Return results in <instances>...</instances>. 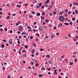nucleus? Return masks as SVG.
Here are the masks:
<instances>
[{"label": "nucleus", "instance_id": "obj_25", "mask_svg": "<svg viewBox=\"0 0 78 78\" xmlns=\"http://www.w3.org/2000/svg\"><path fill=\"white\" fill-rule=\"evenodd\" d=\"M48 7L49 8H53V5H49Z\"/></svg>", "mask_w": 78, "mask_h": 78}, {"label": "nucleus", "instance_id": "obj_32", "mask_svg": "<svg viewBox=\"0 0 78 78\" xmlns=\"http://www.w3.org/2000/svg\"><path fill=\"white\" fill-rule=\"evenodd\" d=\"M25 26H26V27H27L28 26V24H27V23H25Z\"/></svg>", "mask_w": 78, "mask_h": 78}, {"label": "nucleus", "instance_id": "obj_35", "mask_svg": "<svg viewBox=\"0 0 78 78\" xmlns=\"http://www.w3.org/2000/svg\"><path fill=\"white\" fill-rule=\"evenodd\" d=\"M73 20H75V18H73L72 19Z\"/></svg>", "mask_w": 78, "mask_h": 78}, {"label": "nucleus", "instance_id": "obj_21", "mask_svg": "<svg viewBox=\"0 0 78 78\" xmlns=\"http://www.w3.org/2000/svg\"><path fill=\"white\" fill-rule=\"evenodd\" d=\"M25 47L26 48H28V46L27 45H26L25 46Z\"/></svg>", "mask_w": 78, "mask_h": 78}, {"label": "nucleus", "instance_id": "obj_42", "mask_svg": "<svg viewBox=\"0 0 78 78\" xmlns=\"http://www.w3.org/2000/svg\"><path fill=\"white\" fill-rule=\"evenodd\" d=\"M76 8V7H73V9H75Z\"/></svg>", "mask_w": 78, "mask_h": 78}, {"label": "nucleus", "instance_id": "obj_57", "mask_svg": "<svg viewBox=\"0 0 78 78\" xmlns=\"http://www.w3.org/2000/svg\"><path fill=\"white\" fill-rule=\"evenodd\" d=\"M31 56H32V57H34V55L33 54H32L31 55Z\"/></svg>", "mask_w": 78, "mask_h": 78}, {"label": "nucleus", "instance_id": "obj_13", "mask_svg": "<svg viewBox=\"0 0 78 78\" xmlns=\"http://www.w3.org/2000/svg\"><path fill=\"white\" fill-rule=\"evenodd\" d=\"M49 2H50V0H47V1L46 2V3L47 4L48 3H49Z\"/></svg>", "mask_w": 78, "mask_h": 78}, {"label": "nucleus", "instance_id": "obj_11", "mask_svg": "<svg viewBox=\"0 0 78 78\" xmlns=\"http://www.w3.org/2000/svg\"><path fill=\"white\" fill-rule=\"evenodd\" d=\"M33 46H34V47H36V44H35V43H33Z\"/></svg>", "mask_w": 78, "mask_h": 78}, {"label": "nucleus", "instance_id": "obj_45", "mask_svg": "<svg viewBox=\"0 0 78 78\" xmlns=\"http://www.w3.org/2000/svg\"><path fill=\"white\" fill-rule=\"evenodd\" d=\"M56 27H55L53 28L54 30H56Z\"/></svg>", "mask_w": 78, "mask_h": 78}, {"label": "nucleus", "instance_id": "obj_18", "mask_svg": "<svg viewBox=\"0 0 78 78\" xmlns=\"http://www.w3.org/2000/svg\"><path fill=\"white\" fill-rule=\"evenodd\" d=\"M75 12H76V14H78V10H76L75 11Z\"/></svg>", "mask_w": 78, "mask_h": 78}, {"label": "nucleus", "instance_id": "obj_43", "mask_svg": "<svg viewBox=\"0 0 78 78\" xmlns=\"http://www.w3.org/2000/svg\"><path fill=\"white\" fill-rule=\"evenodd\" d=\"M36 36H39V34L37 33L36 34Z\"/></svg>", "mask_w": 78, "mask_h": 78}, {"label": "nucleus", "instance_id": "obj_59", "mask_svg": "<svg viewBox=\"0 0 78 78\" xmlns=\"http://www.w3.org/2000/svg\"><path fill=\"white\" fill-rule=\"evenodd\" d=\"M65 16H66V17H67L68 16L67 14H65Z\"/></svg>", "mask_w": 78, "mask_h": 78}, {"label": "nucleus", "instance_id": "obj_1", "mask_svg": "<svg viewBox=\"0 0 78 78\" xmlns=\"http://www.w3.org/2000/svg\"><path fill=\"white\" fill-rule=\"evenodd\" d=\"M59 20L61 21H62V22H64V21L65 20V18L63 16H60L59 17Z\"/></svg>", "mask_w": 78, "mask_h": 78}, {"label": "nucleus", "instance_id": "obj_5", "mask_svg": "<svg viewBox=\"0 0 78 78\" xmlns=\"http://www.w3.org/2000/svg\"><path fill=\"white\" fill-rule=\"evenodd\" d=\"M51 37L52 39L54 38V35H53V34H51Z\"/></svg>", "mask_w": 78, "mask_h": 78}, {"label": "nucleus", "instance_id": "obj_46", "mask_svg": "<svg viewBox=\"0 0 78 78\" xmlns=\"http://www.w3.org/2000/svg\"><path fill=\"white\" fill-rule=\"evenodd\" d=\"M2 69H3L4 70H5V67H2Z\"/></svg>", "mask_w": 78, "mask_h": 78}, {"label": "nucleus", "instance_id": "obj_51", "mask_svg": "<svg viewBox=\"0 0 78 78\" xmlns=\"http://www.w3.org/2000/svg\"><path fill=\"white\" fill-rule=\"evenodd\" d=\"M26 41H27V42H28V41H29V40H28V38H26Z\"/></svg>", "mask_w": 78, "mask_h": 78}, {"label": "nucleus", "instance_id": "obj_63", "mask_svg": "<svg viewBox=\"0 0 78 78\" xmlns=\"http://www.w3.org/2000/svg\"><path fill=\"white\" fill-rule=\"evenodd\" d=\"M19 53L20 55H21V52L20 51H19Z\"/></svg>", "mask_w": 78, "mask_h": 78}, {"label": "nucleus", "instance_id": "obj_64", "mask_svg": "<svg viewBox=\"0 0 78 78\" xmlns=\"http://www.w3.org/2000/svg\"><path fill=\"white\" fill-rule=\"evenodd\" d=\"M0 30H1V31H3V30L2 29V28H1Z\"/></svg>", "mask_w": 78, "mask_h": 78}, {"label": "nucleus", "instance_id": "obj_37", "mask_svg": "<svg viewBox=\"0 0 78 78\" xmlns=\"http://www.w3.org/2000/svg\"><path fill=\"white\" fill-rule=\"evenodd\" d=\"M10 17H10V16H7V19H9V18H10Z\"/></svg>", "mask_w": 78, "mask_h": 78}, {"label": "nucleus", "instance_id": "obj_24", "mask_svg": "<svg viewBox=\"0 0 78 78\" xmlns=\"http://www.w3.org/2000/svg\"><path fill=\"white\" fill-rule=\"evenodd\" d=\"M74 62H77V59L76 58L74 60Z\"/></svg>", "mask_w": 78, "mask_h": 78}, {"label": "nucleus", "instance_id": "obj_44", "mask_svg": "<svg viewBox=\"0 0 78 78\" xmlns=\"http://www.w3.org/2000/svg\"><path fill=\"white\" fill-rule=\"evenodd\" d=\"M33 36H31L30 37V39H33Z\"/></svg>", "mask_w": 78, "mask_h": 78}, {"label": "nucleus", "instance_id": "obj_29", "mask_svg": "<svg viewBox=\"0 0 78 78\" xmlns=\"http://www.w3.org/2000/svg\"><path fill=\"white\" fill-rule=\"evenodd\" d=\"M3 41L4 42H7V41H6V40H3Z\"/></svg>", "mask_w": 78, "mask_h": 78}, {"label": "nucleus", "instance_id": "obj_56", "mask_svg": "<svg viewBox=\"0 0 78 78\" xmlns=\"http://www.w3.org/2000/svg\"><path fill=\"white\" fill-rule=\"evenodd\" d=\"M47 70H48L49 71L50 70H51V69H50V68H47Z\"/></svg>", "mask_w": 78, "mask_h": 78}, {"label": "nucleus", "instance_id": "obj_12", "mask_svg": "<svg viewBox=\"0 0 78 78\" xmlns=\"http://www.w3.org/2000/svg\"><path fill=\"white\" fill-rule=\"evenodd\" d=\"M41 19H42V20L44 19L45 18H44V17H43V16H41Z\"/></svg>", "mask_w": 78, "mask_h": 78}, {"label": "nucleus", "instance_id": "obj_23", "mask_svg": "<svg viewBox=\"0 0 78 78\" xmlns=\"http://www.w3.org/2000/svg\"><path fill=\"white\" fill-rule=\"evenodd\" d=\"M64 11H65V12H68V9H66V10H64Z\"/></svg>", "mask_w": 78, "mask_h": 78}, {"label": "nucleus", "instance_id": "obj_16", "mask_svg": "<svg viewBox=\"0 0 78 78\" xmlns=\"http://www.w3.org/2000/svg\"><path fill=\"white\" fill-rule=\"evenodd\" d=\"M17 7H18L19 8H20V7H21V5H16Z\"/></svg>", "mask_w": 78, "mask_h": 78}, {"label": "nucleus", "instance_id": "obj_49", "mask_svg": "<svg viewBox=\"0 0 78 78\" xmlns=\"http://www.w3.org/2000/svg\"><path fill=\"white\" fill-rule=\"evenodd\" d=\"M35 41H36V42H37V41H38V39H35Z\"/></svg>", "mask_w": 78, "mask_h": 78}, {"label": "nucleus", "instance_id": "obj_15", "mask_svg": "<svg viewBox=\"0 0 78 78\" xmlns=\"http://www.w3.org/2000/svg\"><path fill=\"white\" fill-rule=\"evenodd\" d=\"M32 53H34V50L33 49L31 51Z\"/></svg>", "mask_w": 78, "mask_h": 78}, {"label": "nucleus", "instance_id": "obj_55", "mask_svg": "<svg viewBox=\"0 0 78 78\" xmlns=\"http://www.w3.org/2000/svg\"><path fill=\"white\" fill-rule=\"evenodd\" d=\"M69 23L70 25H72V24H73V23H72V22H70Z\"/></svg>", "mask_w": 78, "mask_h": 78}, {"label": "nucleus", "instance_id": "obj_9", "mask_svg": "<svg viewBox=\"0 0 78 78\" xmlns=\"http://www.w3.org/2000/svg\"><path fill=\"white\" fill-rule=\"evenodd\" d=\"M9 44H12V41H11L10 40H9Z\"/></svg>", "mask_w": 78, "mask_h": 78}, {"label": "nucleus", "instance_id": "obj_60", "mask_svg": "<svg viewBox=\"0 0 78 78\" xmlns=\"http://www.w3.org/2000/svg\"><path fill=\"white\" fill-rule=\"evenodd\" d=\"M40 51H43V49H42V48L40 49Z\"/></svg>", "mask_w": 78, "mask_h": 78}, {"label": "nucleus", "instance_id": "obj_19", "mask_svg": "<svg viewBox=\"0 0 78 78\" xmlns=\"http://www.w3.org/2000/svg\"><path fill=\"white\" fill-rule=\"evenodd\" d=\"M1 47L2 48H4L5 47V45L4 44H2L1 45Z\"/></svg>", "mask_w": 78, "mask_h": 78}, {"label": "nucleus", "instance_id": "obj_48", "mask_svg": "<svg viewBox=\"0 0 78 78\" xmlns=\"http://www.w3.org/2000/svg\"><path fill=\"white\" fill-rule=\"evenodd\" d=\"M57 36H59V33H57L56 34Z\"/></svg>", "mask_w": 78, "mask_h": 78}, {"label": "nucleus", "instance_id": "obj_4", "mask_svg": "<svg viewBox=\"0 0 78 78\" xmlns=\"http://www.w3.org/2000/svg\"><path fill=\"white\" fill-rule=\"evenodd\" d=\"M29 17H30L31 18H32L33 16H32V15H31V14H29Z\"/></svg>", "mask_w": 78, "mask_h": 78}, {"label": "nucleus", "instance_id": "obj_3", "mask_svg": "<svg viewBox=\"0 0 78 78\" xmlns=\"http://www.w3.org/2000/svg\"><path fill=\"white\" fill-rule=\"evenodd\" d=\"M39 30H40V31H42L43 30V27L42 26L39 27Z\"/></svg>", "mask_w": 78, "mask_h": 78}, {"label": "nucleus", "instance_id": "obj_30", "mask_svg": "<svg viewBox=\"0 0 78 78\" xmlns=\"http://www.w3.org/2000/svg\"><path fill=\"white\" fill-rule=\"evenodd\" d=\"M36 8H40V7L39 6H36Z\"/></svg>", "mask_w": 78, "mask_h": 78}, {"label": "nucleus", "instance_id": "obj_53", "mask_svg": "<svg viewBox=\"0 0 78 78\" xmlns=\"http://www.w3.org/2000/svg\"><path fill=\"white\" fill-rule=\"evenodd\" d=\"M17 43H18V44H20V41H17Z\"/></svg>", "mask_w": 78, "mask_h": 78}, {"label": "nucleus", "instance_id": "obj_38", "mask_svg": "<svg viewBox=\"0 0 78 78\" xmlns=\"http://www.w3.org/2000/svg\"><path fill=\"white\" fill-rule=\"evenodd\" d=\"M28 28H29V29H31V27H30V26L27 27Z\"/></svg>", "mask_w": 78, "mask_h": 78}, {"label": "nucleus", "instance_id": "obj_52", "mask_svg": "<svg viewBox=\"0 0 78 78\" xmlns=\"http://www.w3.org/2000/svg\"><path fill=\"white\" fill-rule=\"evenodd\" d=\"M39 55V53H38V52H37V53L36 54V55Z\"/></svg>", "mask_w": 78, "mask_h": 78}, {"label": "nucleus", "instance_id": "obj_6", "mask_svg": "<svg viewBox=\"0 0 78 78\" xmlns=\"http://www.w3.org/2000/svg\"><path fill=\"white\" fill-rule=\"evenodd\" d=\"M31 12H32L33 14L34 15H35V14H36L35 13V12L33 11H31Z\"/></svg>", "mask_w": 78, "mask_h": 78}, {"label": "nucleus", "instance_id": "obj_58", "mask_svg": "<svg viewBox=\"0 0 78 78\" xmlns=\"http://www.w3.org/2000/svg\"><path fill=\"white\" fill-rule=\"evenodd\" d=\"M54 73L55 75H57V72H54Z\"/></svg>", "mask_w": 78, "mask_h": 78}, {"label": "nucleus", "instance_id": "obj_26", "mask_svg": "<svg viewBox=\"0 0 78 78\" xmlns=\"http://www.w3.org/2000/svg\"><path fill=\"white\" fill-rule=\"evenodd\" d=\"M46 57H48V58H50V56L49 55H47L46 56Z\"/></svg>", "mask_w": 78, "mask_h": 78}, {"label": "nucleus", "instance_id": "obj_8", "mask_svg": "<svg viewBox=\"0 0 78 78\" xmlns=\"http://www.w3.org/2000/svg\"><path fill=\"white\" fill-rule=\"evenodd\" d=\"M40 15H41V13H40L39 12L37 13V16H39Z\"/></svg>", "mask_w": 78, "mask_h": 78}, {"label": "nucleus", "instance_id": "obj_17", "mask_svg": "<svg viewBox=\"0 0 78 78\" xmlns=\"http://www.w3.org/2000/svg\"><path fill=\"white\" fill-rule=\"evenodd\" d=\"M73 62H70V65L71 66H72V65H73Z\"/></svg>", "mask_w": 78, "mask_h": 78}, {"label": "nucleus", "instance_id": "obj_22", "mask_svg": "<svg viewBox=\"0 0 78 78\" xmlns=\"http://www.w3.org/2000/svg\"><path fill=\"white\" fill-rule=\"evenodd\" d=\"M45 22H47V23H48V22H49V21L47 20H45Z\"/></svg>", "mask_w": 78, "mask_h": 78}, {"label": "nucleus", "instance_id": "obj_41", "mask_svg": "<svg viewBox=\"0 0 78 78\" xmlns=\"http://www.w3.org/2000/svg\"><path fill=\"white\" fill-rule=\"evenodd\" d=\"M34 63L33 62H31V65H33Z\"/></svg>", "mask_w": 78, "mask_h": 78}, {"label": "nucleus", "instance_id": "obj_31", "mask_svg": "<svg viewBox=\"0 0 78 78\" xmlns=\"http://www.w3.org/2000/svg\"><path fill=\"white\" fill-rule=\"evenodd\" d=\"M35 66H39V64H38V63H36L35 64Z\"/></svg>", "mask_w": 78, "mask_h": 78}, {"label": "nucleus", "instance_id": "obj_40", "mask_svg": "<svg viewBox=\"0 0 78 78\" xmlns=\"http://www.w3.org/2000/svg\"><path fill=\"white\" fill-rule=\"evenodd\" d=\"M8 78H11V76H8Z\"/></svg>", "mask_w": 78, "mask_h": 78}, {"label": "nucleus", "instance_id": "obj_61", "mask_svg": "<svg viewBox=\"0 0 78 78\" xmlns=\"http://www.w3.org/2000/svg\"><path fill=\"white\" fill-rule=\"evenodd\" d=\"M10 33H12V30H10Z\"/></svg>", "mask_w": 78, "mask_h": 78}, {"label": "nucleus", "instance_id": "obj_62", "mask_svg": "<svg viewBox=\"0 0 78 78\" xmlns=\"http://www.w3.org/2000/svg\"><path fill=\"white\" fill-rule=\"evenodd\" d=\"M25 61H24L23 62V63L24 64H25Z\"/></svg>", "mask_w": 78, "mask_h": 78}, {"label": "nucleus", "instance_id": "obj_47", "mask_svg": "<svg viewBox=\"0 0 78 78\" xmlns=\"http://www.w3.org/2000/svg\"><path fill=\"white\" fill-rule=\"evenodd\" d=\"M70 36V34H68V35H67L68 36H69H69Z\"/></svg>", "mask_w": 78, "mask_h": 78}, {"label": "nucleus", "instance_id": "obj_10", "mask_svg": "<svg viewBox=\"0 0 78 78\" xmlns=\"http://www.w3.org/2000/svg\"><path fill=\"white\" fill-rule=\"evenodd\" d=\"M64 24L65 25H69V23H65Z\"/></svg>", "mask_w": 78, "mask_h": 78}, {"label": "nucleus", "instance_id": "obj_33", "mask_svg": "<svg viewBox=\"0 0 78 78\" xmlns=\"http://www.w3.org/2000/svg\"><path fill=\"white\" fill-rule=\"evenodd\" d=\"M4 30H5V31H7V29L6 28H4Z\"/></svg>", "mask_w": 78, "mask_h": 78}, {"label": "nucleus", "instance_id": "obj_34", "mask_svg": "<svg viewBox=\"0 0 78 78\" xmlns=\"http://www.w3.org/2000/svg\"><path fill=\"white\" fill-rule=\"evenodd\" d=\"M45 12H43L42 13V15H45Z\"/></svg>", "mask_w": 78, "mask_h": 78}, {"label": "nucleus", "instance_id": "obj_28", "mask_svg": "<svg viewBox=\"0 0 78 78\" xmlns=\"http://www.w3.org/2000/svg\"><path fill=\"white\" fill-rule=\"evenodd\" d=\"M23 56L26 57V54L25 53V54H23Z\"/></svg>", "mask_w": 78, "mask_h": 78}, {"label": "nucleus", "instance_id": "obj_50", "mask_svg": "<svg viewBox=\"0 0 78 78\" xmlns=\"http://www.w3.org/2000/svg\"><path fill=\"white\" fill-rule=\"evenodd\" d=\"M28 31L29 32H30V31H32V30H28Z\"/></svg>", "mask_w": 78, "mask_h": 78}, {"label": "nucleus", "instance_id": "obj_7", "mask_svg": "<svg viewBox=\"0 0 78 78\" xmlns=\"http://www.w3.org/2000/svg\"><path fill=\"white\" fill-rule=\"evenodd\" d=\"M38 76H39V77H42V76H43V75H42V74H40V75H38Z\"/></svg>", "mask_w": 78, "mask_h": 78}, {"label": "nucleus", "instance_id": "obj_36", "mask_svg": "<svg viewBox=\"0 0 78 78\" xmlns=\"http://www.w3.org/2000/svg\"><path fill=\"white\" fill-rule=\"evenodd\" d=\"M74 5H78V3H74Z\"/></svg>", "mask_w": 78, "mask_h": 78}, {"label": "nucleus", "instance_id": "obj_27", "mask_svg": "<svg viewBox=\"0 0 78 78\" xmlns=\"http://www.w3.org/2000/svg\"><path fill=\"white\" fill-rule=\"evenodd\" d=\"M22 52H26V51H26V50H22Z\"/></svg>", "mask_w": 78, "mask_h": 78}, {"label": "nucleus", "instance_id": "obj_54", "mask_svg": "<svg viewBox=\"0 0 78 78\" xmlns=\"http://www.w3.org/2000/svg\"><path fill=\"white\" fill-rule=\"evenodd\" d=\"M36 31V30L35 29H33V31H34V32H35Z\"/></svg>", "mask_w": 78, "mask_h": 78}, {"label": "nucleus", "instance_id": "obj_14", "mask_svg": "<svg viewBox=\"0 0 78 78\" xmlns=\"http://www.w3.org/2000/svg\"><path fill=\"white\" fill-rule=\"evenodd\" d=\"M55 14H56V12L55 11H54V13H53V15H54Z\"/></svg>", "mask_w": 78, "mask_h": 78}, {"label": "nucleus", "instance_id": "obj_20", "mask_svg": "<svg viewBox=\"0 0 78 78\" xmlns=\"http://www.w3.org/2000/svg\"><path fill=\"white\" fill-rule=\"evenodd\" d=\"M26 34V32H24L23 33H22V34L23 35V34Z\"/></svg>", "mask_w": 78, "mask_h": 78}, {"label": "nucleus", "instance_id": "obj_39", "mask_svg": "<svg viewBox=\"0 0 78 78\" xmlns=\"http://www.w3.org/2000/svg\"><path fill=\"white\" fill-rule=\"evenodd\" d=\"M42 5V3H40L39 4V6L40 7V6H41V5Z\"/></svg>", "mask_w": 78, "mask_h": 78}, {"label": "nucleus", "instance_id": "obj_2", "mask_svg": "<svg viewBox=\"0 0 78 78\" xmlns=\"http://www.w3.org/2000/svg\"><path fill=\"white\" fill-rule=\"evenodd\" d=\"M19 29L20 31H22V30H23V27H22V26H20L19 27Z\"/></svg>", "mask_w": 78, "mask_h": 78}]
</instances>
